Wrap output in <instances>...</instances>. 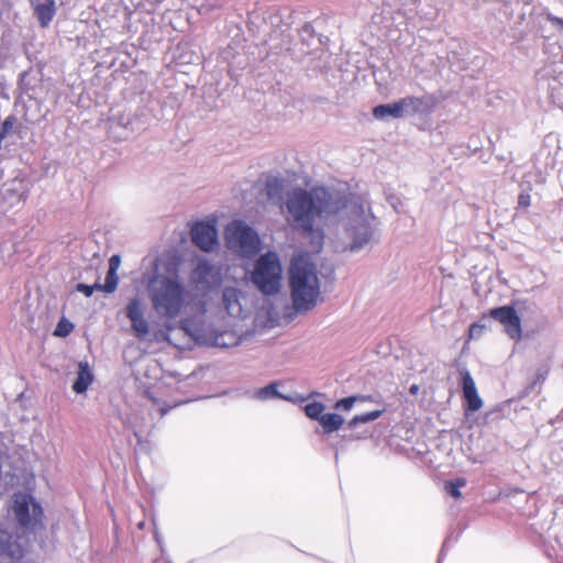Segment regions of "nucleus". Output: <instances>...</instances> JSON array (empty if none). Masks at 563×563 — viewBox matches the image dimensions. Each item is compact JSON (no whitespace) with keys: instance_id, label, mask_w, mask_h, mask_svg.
Segmentation results:
<instances>
[{"instance_id":"6e6552de","label":"nucleus","mask_w":563,"mask_h":563,"mask_svg":"<svg viewBox=\"0 0 563 563\" xmlns=\"http://www.w3.org/2000/svg\"><path fill=\"white\" fill-rule=\"evenodd\" d=\"M180 329L185 331L194 341L200 344H208L219 347L235 346L239 343L238 338L231 332H221L218 334L208 333L202 325L192 319L180 321Z\"/></svg>"},{"instance_id":"cd10ccee","label":"nucleus","mask_w":563,"mask_h":563,"mask_svg":"<svg viewBox=\"0 0 563 563\" xmlns=\"http://www.w3.org/2000/svg\"><path fill=\"white\" fill-rule=\"evenodd\" d=\"M357 399L358 398L356 396H350V397L340 399L339 401H336L335 408L343 409V410H350Z\"/></svg>"},{"instance_id":"aec40b11","label":"nucleus","mask_w":563,"mask_h":563,"mask_svg":"<svg viewBox=\"0 0 563 563\" xmlns=\"http://www.w3.org/2000/svg\"><path fill=\"white\" fill-rule=\"evenodd\" d=\"M319 423L325 433H331L342 427L344 419L338 413H323Z\"/></svg>"},{"instance_id":"0eeeda50","label":"nucleus","mask_w":563,"mask_h":563,"mask_svg":"<svg viewBox=\"0 0 563 563\" xmlns=\"http://www.w3.org/2000/svg\"><path fill=\"white\" fill-rule=\"evenodd\" d=\"M12 511L19 525L25 529H34L42 525L43 509L30 494L15 493L13 495Z\"/></svg>"},{"instance_id":"bb28decb","label":"nucleus","mask_w":563,"mask_h":563,"mask_svg":"<svg viewBox=\"0 0 563 563\" xmlns=\"http://www.w3.org/2000/svg\"><path fill=\"white\" fill-rule=\"evenodd\" d=\"M76 290L82 292L86 297H90L95 290L101 291V284L95 283L93 285L77 284Z\"/></svg>"},{"instance_id":"9b49d317","label":"nucleus","mask_w":563,"mask_h":563,"mask_svg":"<svg viewBox=\"0 0 563 563\" xmlns=\"http://www.w3.org/2000/svg\"><path fill=\"white\" fill-rule=\"evenodd\" d=\"M191 240L201 251H212L218 244V232L216 225L206 221L197 222L191 228Z\"/></svg>"},{"instance_id":"1a4fd4ad","label":"nucleus","mask_w":563,"mask_h":563,"mask_svg":"<svg viewBox=\"0 0 563 563\" xmlns=\"http://www.w3.org/2000/svg\"><path fill=\"white\" fill-rule=\"evenodd\" d=\"M190 279L199 290H212L222 283V269L207 260H199L191 272Z\"/></svg>"},{"instance_id":"e433bc0d","label":"nucleus","mask_w":563,"mask_h":563,"mask_svg":"<svg viewBox=\"0 0 563 563\" xmlns=\"http://www.w3.org/2000/svg\"><path fill=\"white\" fill-rule=\"evenodd\" d=\"M168 412V408L161 409V416H165Z\"/></svg>"},{"instance_id":"c85d7f7f","label":"nucleus","mask_w":563,"mask_h":563,"mask_svg":"<svg viewBox=\"0 0 563 563\" xmlns=\"http://www.w3.org/2000/svg\"><path fill=\"white\" fill-rule=\"evenodd\" d=\"M519 311L529 310L533 312L537 309V305L534 302H529L527 300L518 301Z\"/></svg>"},{"instance_id":"a878e982","label":"nucleus","mask_w":563,"mask_h":563,"mask_svg":"<svg viewBox=\"0 0 563 563\" xmlns=\"http://www.w3.org/2000/svg\"><path fill=\"white\" fill-rule=\"evenodd\" d=\"M73 329H74L73 323L62 320L56 325L54 334L56 336L64 338V336H67L71 332Z\"/></svg>"},{"instance_id":"f257e3e1","label":"nucleus","mask_w":563,"mask_h":563,"mask_svg":"<svg viewBox=\"0 0 563 563\" xmlns=\"http://www.w3.org/2000/svg\"><path fill=\"white\" fill-rule=\"evenodd\" d=\"M340 198L339 192L323 187L309 190L295 188L286 195V220L305 236L311 238L314 249L319 251L323 245L324 233L316 228V222L331 221L340 210Z\"/></svg>"},{"instance_id":"4be33fe9","label":"nucleus","mask_w":563,"mask_h":563,"mask_svg":"<svg viewBox=\"0 0 563 563\" xmlns=\"http://www.w3.org/2000/svg\"><path fill=\"white\" fill-rule=\"evenodd\" d=\"M384 410H374L371 412H365L361 415H356L353 419L350 420L349 427L351 429L355 428L360 423H368L376 419H378L383 415Z\"/></svg>"},{"instance_id":"423d86ee","label":"nucleus","mask_w":563,"mask_h":563,"mask_svg":"<svg viewBox=\"0 0 563 563\" xmlns=\"http://www.w3.org/2000/svg\"><path fill=\"white\" fill-rule=\"evenodd\" d=\"M225 241L230 250L242 257H252L261 246L257 232L242 220H234L225 228Z\"/></svg>"},{"instance_id":"9d476101","label":"nucleus","mask_w":563,"mask_h":563,"mask_svg":"<svg viewBox=\"0 0 563 563\" xmlns=\"http://www.w3.org/2000/svg\"><path fill=\"white\" fill-rule=\"evenodd\" d=\"M490 317L500 322L505 332L514 340L519 341L521 339V322L515 308L510 306H503L494 308L489 312Z\"/></svg>"},{"instance_id":"7c9ffc66","label":"nucleus","mask_w":563,"mask_h":563,"mask_svg":"<svg viewBox=\"0 0 563 563\" xmlns=\"http://www.w3.org/2000/svg\"><path fill=\"white\" fill-rule=\"evenodd\" d=\"M547 20L549 22H551L553 25H555V26H558V27L563 30V19L558 18V16L553 15L552 13H548L547 14Z\"/></svg>"},{"instance_id":"2f4dec72","label":"nucleus","mask_w":563,"mask_h":563,"mask_svg":"<svg viewBox=\"0 0 563 563\" xmlns=\"http://www.w3.org/2000/svg\"><path fill=\"white\" fill-rule=\"evenodd\" d=\"M312 33H313V29L310 24L303 25L300 30V36L302 40H305L306 37L313 38Z\"/></svg>"},{"instance_id":"f03ea898","label":"nucleus","mask_w":563,"mask_h":563,"mask_svg":"<svg viewBox=\"0 0 563 563\" xmlns=\"http://www.w3.org/2000/svg\"><path fill=\"white\" fill-rule=\"evenodd\" d=\"M332 220H336L345 249L351 252L364 249L374 236L375 218L367 201L360 196L345 197L341 195L340 210Z\"/></svg>"},{"instance_id":"f3484780","label":"nucleus","mask_w":563,"mask_h":563,"mask_svg":"<svg viewBox=\"0 0 563 563\" xmlns=\"http://www.w3.org/2000/svg\"><path fill=\"white\" fill-rule=\"evenodd\" d=\"M93 374L88 362H79L77 377L73 384V390L76 394H84L93 382Z\"/></svg>"},{"instance_id":"b1692460","label":"nucleus","mask_w":563,"mask_h":563,"mask_svg":"<svg viewBox=\"0 0 563 563\" xmlns=\"http://www.w3.org/2000/svg\"><path fill=\"white\" fill-rule=\"evenodd\" d=\"M324 408L323 404L313 401L305 406V412L310 419L320 421L323 416Z\"/></svg>"},{"instance_id":"a211bd4d","label":"nucleus","mask_w":563,"mask_h":563,"mask_svg":"<svg viewBox=\"0 0 563 563\" xmlns=\"http://www.w3.org/2000/svg\"><path fill=\"white\" fill-rule=\"evenodd\" d=\"M121 265V258L119 255L114 254L109 260V269L107 272L104 284L101 285V291L111 294L115 291L118 284H119V277H118V269Z\"/></svg>"},{"instance_id":"f8f14e48","label":"nucleus","mask_w":563,"mask_h":563,"mask_svg":"<svg viewBox=\"0 0 563 563\" xmlns=\"http://www.w3.org/2000/svg\"><path fill=\"white\" fill-rule=\"evenodd\" d=\"M125 314L131 321L132 330L137 339L143 340L150 333V324L144 317L143 305L140 298H132L125 307Z\"/></svg>"},{"instance_id":"ddd939ff","label":"nucleus","mask_w":563,"mask_h":563,"mask_svg":"<svg viewBox=\"0 0 563 563\" xmlns=\"http://www.w3.org/2000/svg\"><path fill=\"white\" fill-rule=\"evenodd\" d=\"M406 112L409 114L428 115L432 113L439 104V99L433 93H426L420 97H405Z\"/></svg>"},{"instance_id":"c9c22d12","label":"nucleus","mask_w":563,"mask_h":563,"mask_svg":"<svg viewBox=\"0 0 563 563\" xmlns=\"http://www.w3.org/2000/svg\"><path fill=\"white\" fill-rule=\"evenodd\" d=\"M477 329H479V327H477L476 324H472V327L470 328V335L473 336L474 334H476Z\"/></svg>"},{"instance_id":"20e7f679","label":"nucleus","mask_w":563,"mask_h":563,"mask_svg":"<svg viewBox=\"0 0 563 563\" xmlns=\"http://www.w3.org/2000/svg\"><path fill=\"white\" fill-rule=\"evenodd\" d=\"M153 310L162 318H177L187 303L188 291L177 275H153L147 283Z\"/></svg>"},{"instance_id":"412c9836","label":"nucleus","mask_w":563,"mask_h":563,"mask_svg":"<svg viewBox=\"0 0 563 563\" xmlns=\"http://www.w3.org/2000/svg\"><path fill=\"white\" fill-rule=\"evenodd\" d=\"M265 192L269 199H279L283 192V181L277 177H268L265 183Z\"/></svg>"},{"instance_id":"7ed1b4c3","label":"nucleus","mask_w":563,"mask_h":563,"mask_svg":"<svg viewBox=\"0 0 563 563\" xmlns=\"http://www.w3.org/2000/svg\"><path fill=\"white\" fill-rule=\"evenodd\" d=\"M289 288L294 309L301 313L313 309L321 296L317 267L308 258L299 256L291 261Z\"/></svg>"},{"instance_id":"4468645a","label":"nucleus","mask_w":563,"mask_h":563,"mask_svg":"<svg viewBox=\"0 0 563 563\" xmlns=\"http://www.w3.org/2000/svg\"><path fill=\"white\" fill-rule=\"evenodd\" d=\"M460 373L465 407L470 411H477L483 407V401L477 393L475 382L467 369L464 368Z\"/></svg>"},{"instance_id":"2eb2a0df","label":"nucleus","mask_w":563,"mask_h":563,"mask_svg":"<svg viewBox=\"0 0 563 563\" xmlns=\"http://www.w3.org/2000/svg\"><path fill=\"white\" fill-rule=\"evenodd\" d=\"M244 294L236 287L228 286L222 289V306L231 317H241L243 312L242 300Z\"/></svg>"},{"instance_id":"4c0bfd02","label":"nucleus","mask_w":563,"mask_h":563,"mask_svg":"<svg viewBox=\"0 0 563 563\" xmlns=\"http://www.w3.org/2000/svg\"><path fill=\"white\" fill-rule=\"evenodd\" d=\"M3 125H4V128L9 126V121H8V120H5V122H4V124H3Z\"/></svg>"},{"instance_id":"5701e85b","label":"nucleus","mask_w":563,"mask_h":563,"mask_svg":"<svg viewBox=\"0 0 563 563\" xmlns=\"http://www.w3.org/2000/svg\"><path fill=\"white\" fill-rule=\"evenodd\" d=\"M284 398L277 390V384L276 383H271L268 384L267 386L263 387V388H260L256 393H255V398L260 399V400H267V399H272V398Z\"/></svg>"},{"instance_id":"f704fd0d","label":"nucleus","mask_w":563,"mask_h":563,"mask_svg":"<svg viewBox=\"0 0 563 563\" xmlns=\"http://www.w3.org/2000/svg\"><path fill=\"white\" fill-rule=\"evenodd\" d=\"M477 329H479V327H477L476 324H472V327L470 328V335L473 336L474 334H476Z\"/></svg>"},{"instance_id":"473e14b6","label":"nucleus","mask_w":563,"mask_h":563,"mask_svg":"<svg viewBox=\"0 0 563 563\" xmlns=\"http://www.w3.org/2000/svg\"><path fill=\"white\" fill-rule=\"evenodd\" d=\"M126 424L130 429L133 430V433L134 435L137 438V440L140 441L141 440V435H140V430L139 428L131 421V420H128L126 421Z\"/></svg>"},{"instance_id":"39448f33","label":"nucleus","mask_w":563,"mask_h":563,"mask_svg":"<svg viewBox=\"0 0 563 563\" xmlns=\"http://www.w3.org/2000/svg\"><path fill=\"white\" fill-rule=\"evenodd\" d=\"M251 280L263 295L271 296L280 291L283 267L277 253L267 252L256 260Z\"/></svg>"},{"instance_id":"dca6fc26","label":"nucleus","mask_w":563,"mask_h":563,"mask_svg":"<svg viewBox=\"0 0 563 563\" xmlns=\"http://www.w3.org/2000/svg\"><path fill=\"white\" fill-rule=\"evenodd\" d=\"M404 98L391 103H384L374 107L373 115L377 120L400 119L407 115Z\"/></svg>"},{"instance_id":"72a5a7b5","label":"nucleus","mask_w":563,"mask_h":563,"mask_svg":"<svg viewBox=\"0 0 563 563\" xmlns=\"http://www.w3.org/2000/svg\"><path fill=\"white\" fill-rule=\"evenodd\" d=\"M418 391H419V386H418V385L413 384L412 386H410V388H409V393H410L411 395H417V394H418Z\"/></svg>"},{"instance_id":"393cba45","label":"nucleus","mask_w":563,"mask_h":563,"mask_svg":"<svg viewBox=\"0 0 563 563\" xmlns=\"http://www.w3.org/2000/svg\"><path fill=\"white\" fill-rule=\"evenodd\" d=\"M465 485H466V479L462 478V477H459V478H455L453 481L446 482L445 483V490L452 497L460 498L461 497L460 489H461V487H464Z\"/></svg>"},{"instance_id":"c756f323","label":"nucleus","mask_w":563,"mask_h":563,"mask_svg":"<svg viewBox=\"0 0 563 563\" xmlns=\"http://www.w3.org/2000/svg\"><path fill=\"white\" fill-rule=\"evenodd\" d=\"M518 205L522 208H528L530 206V195L527 192H521L518 197Z\"/></svg>"},{"instance_id":"6ab92c4d","label":"nucleus","mask_w":563,"mask_h":563,"mask_svg":"<svg viewBox=\"0 0 563 563\" xmlns=\"http://www.w3.org/2000/svg\"><path fill=\"white\" fill-rule=\"evenodd\" d=\"M34 10L40 24L47 26L55 15V2L54 0H43L35 5Z\"/></svg>"}]
</instances>
